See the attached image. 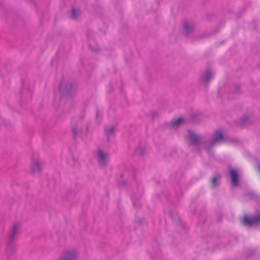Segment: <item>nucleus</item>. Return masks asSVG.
<instances>
[{
    "label": "nucleus",
    "mask_w": 260,
    "mask_h": 260,
    "mask_svg": "<svg viewBox=\"0 0 260 260\" xmlns=\"http://www.w3.org/2000/svg\"><path fill=\"white\" fill-rule=\"evenodd\" d=\"M42 164L39 159L34 160L30 166V172L33 175L39 173L42 170Z\"/></svg>",
    "instance_id": "nucleus-1"
},
{
    "label": "nucleus",
    "mask_w": 260,
    "mask_h": 260,
    "mask_svg": "<svg viewBox=\"0 0 260 260\" xmlns=\"http://www.w3.org/2000/svg\"><path fill=\"white\" fill-rule=\"evenodd\" d=\"M245 225L253 226L260 223V214L254 217H248L245 216Z\"/></svg>",
    "instance_id": "nucleus-2"
},
{
    "label": "nucleus",
    "mask_w": 260,
    "mask_h": 260,
    "mask_svg": "<svg viewBox=\"0 0 260 260\" xmlns=\"http://www.w3.org/2000/svg\"><path fill=\"white\" fill-rule=\"evenodd\" d=\"M77 256V253L74 250L65 251L59 260H74Z\"/></svg>",
    "instance_id": "nucleus-3"
},
{
    "label": "nucleus",
    "mask_w": 260,
    "mask_h": 260,
    "mask_svg": "<svg viewBox=\"0 0 260 260\" xmlns=\"http://www.w3.org/2000/svg\"><path fill=\"white\" fill-rule=\"evenodd\" d=\"M229 173L231 176L232 185L234 186H237L238 184V172L235 169L230 168Z\"/></svg>",
    "instance_id": "nucleus-4"
},
{
    "label": "nucleus",
    "mask_w": 260,
    "mask_h": 260,
    "mask_svg": "<svg viewBox=\"0 0 260 260\" xmlns=\"http://www.w3.org/2000/svg\"><path fill=\"white\" fill-rule=\"evenodd\" d=\"M97 156L99 164L104 166L108 160V155L99 149L97 152Z\"/></svg>",
    "instance_id": "nucleus-5"
},
{
    "label": "nucleus",
    "mask_w": 260,
    "mask_h": 260,
    "mask_svg": "<svg viewBox=\"0 0 260 260\" xmlns=\"http://www.w3.org/2000/svg\"><path fill=\"white\" fill-rule=\"evenodd\" d=\"M223 140V136L222 133L217 131L215 132L212 141V144L213 145L215 143H220Z\"/></svg>",
    "instance_id": "nucleus-6"
},
{
    "label": "nucleus",
    "mask_w": 260,
    "mask_h": 260,
    "mask_svg": "<svg viewBox=\"0 0 260 260\" xmlns=\"http://www.w3.org/2000/svg\"><path fill=\"white\" fill-rule=\"evenodd\" d=\"M188 139L190 142L191 144H196L198 143L199 141V139L198 137L193 133V132L188 131Z\"/></svg>",
    "instance_id": "nucleus-7"
},
{
    "label": "nucleus",
    "mask_w": 260,
    "mask_h": 260,
    "mask_svg": "<svg viewBox=\"0 0 260 260\" xmlns=\"http://www.w3.org/2000/svg\"><path fill=\"white\" fill-rule=\"evenodd\" d=\"M183 121L182 118L179 117L177 119L172 120L171 123V125L173 127H177L180 125Z\"/></svg>",
    "instance_id": "nucleus-8"
},
{
    "label": "nucleus",
    "mask_w": 260,
    "mask_h": 260,
    "mask_svg": "<svg viewBox=\"0 0 260 260\" xmlns=\"http://www.w3.org/2000/svg\"><path fill=\"white\" fill-rule=\"evenodd\" d=\"M19 226L18 225L15 224L13 226L11 232V236H14L19 231Z\"/></svg>",
    "instance_id": "nucleus-9"
},
{
    "label": "nucleus",
    "mask_w": 260,
    "mask_h": 260,
    "mask_svg": "<svg viewBox=\"0 0 260 260\" xmlns=\"http://www.w3.org/2000/svg\"><path fill=\"white\" fill-rule=\"evenodd\" d=\"M114 129L113 127H109L105 129V134L107 136L112 135L114 132Z\"/></svg>",
    "instance_id": "nucleus-10"
},
{
    "label": "nucleus",
    "mask_w": 260,
    "mask_h": 260,
    "mask_svg": "<svg viewBox=\"0 0 260 260\" xmlns=\"http://www.w3.org/2000/svg\"><path fill=\"white\" fill-rule=\"evenodd\" d=\"M79 11L76 9H73L72 10V17L73 19L76 18L77 16L79 14Z\"/></svg>",
    "instance_id": "nucleus-11"
},
{
    "label": "nucleus",
    "mask_w": 260,
    "mask_h": 260,
    "mask_svg": "<svg viewBox=\"0 0 260 260\" xmlns=\"http://www.w3.org/2000/svg\"><path fill=\"white\" fill-rule=\"evenodd\" d=\"M212 76V73L210 71H207L206 73V77L204 79V81L205 82H208L210 79V78Z\"/></svg>",
    "instance_id": "nucleus-12"
},
{
    "label": "nucleus",
    "mask_w": 260,
    "mask_h": 260,
    "mask_svg": "<svg viewBox=\"0 0 260 260\" xmlns=\"http://www.w3.org/2000/svg\"><path fill=\"white\" fill-rule=\"evenodd\" d=\"M190 28H192V27L188 23L184 24L183 29L185 32H188Z\"/></svg>",
    "instance_id": "nucleus-13"
},
{
    "label": "nucleus",
    "mask_w": 260,
    "mask_h": 260,
    "mask_svg": "<svg viewBox=\"0 0 260 260\" xmlns=\"http://www.w3.org/2000/svg\"><path fill=\"white\" fill-rule=\"evenodd\" d=\"M216 178L215 177H214L211 180V183L213 186H215L216 183Z\"/></svg>",
    "instance_id": "nucleus-14"
},
{
    "label": "nucleus",
    "mask_w": 260,
    "mask_h": 260,
    "mask_svg": "<svg viewBox=\"0 0 260 260\" xmlns=\"http://www.w3.org/2000/svg\"><path fill=\"white\" fill-rule=\"evenodd\" d=\"M258 169H259V170L260 171V166H259Z\"/></svg>",
    "instance_id": "nucleus-15"
}]
</instances>
